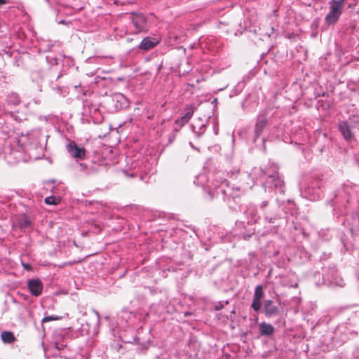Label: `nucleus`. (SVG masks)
<instances>
[{
    "label": "nucleus",
    "instance_id": "obj_1",
    "mask_svg": "<svg viewBox=\"0 0 359 359\" xmlns=\"http://www.w3.org/2000/svg\"><path fill=\"white\" fill-rule=\"evenodd\" d=\"M259 212L264 222L273 232H277L290 222V216L295 215L297 210L292 201L287 200L286 203H280V199L277 198L276 204H269L268 201H262L259 204Z\"/></svg>",
    "mask_w": 359,
    "mask_h": 359
},
{
    "label": "nucleus",
    "instance_id": "obj_2",
    "mask_svg": "<svg viewBox=\"0 0 359 359\" xmlns=\"http://www.w3.org/2000/svg\"><path fill=\"white\" fill-rule=\"evenodd\" d=\"M206 178L205 175L201 174L197 176L196 183L198 185L203 186L208 189L207 194L210 199L214 198H221L224 201L226 202L231 206V201H233L238 203L236 201L241 195V188L238 186L231 187L227 180L222 177L219 172H216L212 177V181L208 182L205 185L203 180Z\"/></svg>",
    "mask_w": 359,
    "mask_h": 359
},
{
    "label": "nucleus",
    "instance_id": "obj_3",
    "mask_svg": "<svg viewBox=\"0 0 359 359\" xmlns=\"http://www.w3.org/2000/svg\"><path fill=\"white\" fill-rule=\"evenodd\" d=\"M279 167L275 163H269L264 168H261L262 177L265 178L263 188L265 192H274V194H283L285 193V183L278 172Z\"/></svg>",
    "mask_w": 359,
    "mask_h": 359
},
{
    "label": "nucleus",
    "instance_id": "obj_4",
    "mask_svg": "<svg viewBox=\"0 0 359 359\" xmlns=\"http://www.w3.org/2000/svg\"><path fill=\"white\" fill-rule=\"evenodd\" d=\"M351 193L352 187L350 184H344L336 191L334 198L332 200L334 214L339 215L348 214L347 205L350 203Z\"/></svg>",
    "mask_w": 359,
    "mask_h": 359
},
{
    "label": "nucleus",
    "instance_id": "obj_5",
    "mask_svg": "<svg viewBox=\"0 0 359 359\" xmlns=\"http://www.w3.org/2000/svg\"><path fill=\"white\" fill-rule=\"evenodd\" d=\"M323 184L322 180L311 178L305 184L302 195L310 201L319 200L323 195Z\"/></svg>",
    "mask_w": 359,
    "mask_h": 359
},
{
    "label": "nucleus",
    "instance_id": "obj_6",
    "mask_svg": "<svg viewBox=\"0 0 359 359\" xmlns=\"http://www.w3.org/2000/svg\"><path fill=\"white\" fill-rule=\"evenodd\" d=\"M37 82L41 83L39 90H42L43 86H48L50 88L56 91L57 93H60L62 91V87L58 84L55 83L61 76L62 74H58L55 76L53 74L52 70L48 71H40L37 73Z\"/></svg>",
    "mask_w": 359,
    "mask_h": 359
},
{
    "label": "nucleus",
    "instance_id": "obj_7",
    "mask_svg": "<svg viewBox=\"0 0 359 359\" xmlns=\"http://www.w3.org/2000/svg\"><path fill=\"white\" fill-rule=\"evenodd\" d=\"M323 283L332 287H342L345 285L344 280L338 274L334 265L323 269Z\"/></svg>",
    "mask_w": 359,
    "mask_h": 359
},
{
    "label": "nucleus",
    "instance_id": "obj_8",
    "mask_svg": "<svg viewBox=\"0 0 359 359\" xmlns=\"http://www.w3.org/2000/svg\"><path fill=\"white\" fill-rule=\"evenodd\" d=\"M133 34L147 33L150 28V24L147 16L142 13H133L130 19Z\"/></svg>",
    "mask_w": 359,
    "mask_h": 359
},
{
    "label": "nucleus",
    "instance_id": "obj_9",
    "mask_svg": "<svg viewBox=\"0 0 359 359\" xmlns=\"http://www.w3.org/2000/svg\"><path fill=\"white\" fill-rule=\"evenodd\" d=\"M26 141H24L22 144H27L29 147V150H37L39 152L43 151V135L39 130H34L28 133L25 137Z\"/></svg>",
    "mask_w": 359,
    "mask_h": 359
},
{
    "label": "nucleus",
    "instance_id": "obj_10",
    "mask_svg": "<svg viewBox=\"0 0 359 359\" xmlns=\"http://www.w3.org/2000/svg\"><path fill=\"white\" fill-rule=\"evenodd\" d=\"M328 4L330 10L325 15V22L327 25L330 26L335 25L338 22L341 15L343 7L339 6V4L335 2V0H330Z\"/></svg>",
    "mask_w": 359,
    "mask_h": 359
},
{
    "label": "nucleus",
    "instance_id": "obj_11",
    "mask_svg": "<svg viewBox=\"0 0 359 359\" xmlns=\"http://www.w3.org/2000/svg\"><path fill=\"white\" fill-rule=\"evenodd\" d=\"M147 165L143 161H133L130 170H125L124 174L130 177H135L139 176L141 180L143 179L142 173H145L147 170Z\"/></svg>",
    "mask_w": 359,
    "mask_h": 359
},
{
    "label": "nucleus",
    "instance_id": "obj_12",
    "mask_svg": "<svg viewBox=\"0 0 359 359\" xmlns=\"http://www.w3.org/2000/svg\"><path fill=\"white\" fill-rule=\"evenodd\" d=\"M9 151L7 149H5V158L8 163L14 164L20 161H25V157L23 154L24 149L21 147H18L17 149L9 148Z\"/></svg>",
    "mask_w": 359,
    "mask_h": 359
},
{
    "label": "nucleus",
    "instance_id": "obj_13",
    "mask_svg": "<svg viewBox=\"0 0 359 359\" xmlns=\"http://www.w3.org/2000/svg\"><path fill=\"white\" fill-rule=\"evenodd\" d=\"M244 215L248 223H256L262 219V215L259 212V205L257 207L253 204L248 205L244 211Z\"/></svg>",
    "mask_w": 359,
    "mask_h": 359
},
{
    "label": "nucleus",
    "instance_id": "obj_14",
    "mask_svg": "<svg viewBox=\"0 0 359 359\" xmlns=\"http://www.w3.org/2000/svg\"><path fill=\"white\" fill-rule=\"evenodd\" d=\"M67 152L74 158L83 160L86 156V150L83 147L77 145L75 142L70 141L67 145Z\"/></svg>",
    "mask_w": 359,
    "mask_h": 359
},
{
    "label": "nucleus",
    "instance_id": "obj_15",
    "mask_svg": "<svg viewBox=\"0 0 359 359\" xmlns=\"http://www.w3.org/2000/svg\"><path fill=\"white\" fill-rule=\"evenodd\" d=\"M267 123L268 121L266 117L264 114H259L255 125L253 137L254 142H256L257 139L262 135L264 128L267 126Z\"/></svg>",
    "mask_w": 359,
    "mask_h": 359
},
{
    "label": "nucleus",
    "instance_id": "obj_16",
    "mask_svg": "<svg viewBox=\"0 0 359 359\" xmlns=\"http://www.w3.org/2000/svg\"><path fill=\"white\" fill-rule=\"evenodd\" d=\"M161 37L146 36L144 37L138 46V48L141 50H149L156 47L161 42Z\"/></svg>",
    "mask_w": 359,
    "mask_h": 359
},
{
    "label": "nucleus",
    "instance_id": "obj_17",
    "mask_svg": "<svg viewBox=\"0 0 359 359\" xmlns=\"http://www.w3.org/2000/svg\"><path fill=\"white\" fill-rule=\"evenodd\" d=\"M206 126V123L201 118H198L191 124V131L196 138H200L204 134Z\"/></svg>",
    "mask_w": 359,
    "mask_h": 359
},
{
    "label": "nucleus",
    "instance_id": "obj_18",
    "mask_svg": "<svg viewBox=\"0 0 359 359\" xmlns=\"http://www.w3.org/2000/svg\"><path fill=\"white\" fill-rule=\"evenodd\" d=\"M115 110L118 111L128 106L127 98L121 93H115L111 97Z\"/></svg>",
    "mask_w": 359,
    "mask_h": 359
},
{
    "label": "nucleus",
    "instance_id": "obj_19",
    "mask_svg": "<svg viewBox=\"0 0 359 359\" xmlns=\"http://www.w3.org/2000/svg\"><path fill=\"white\" fill-rule=\"evenodd\" d=\"M264 313L267 318L276 316L279 313V307L272 300H264Z\"/></svg>",
    "mask_w": 359,
    "mask_h": 359
},
{
    "label": "nucleus",
    "instance_id": "obj_20",
    "mask_svg": "<svg viewBox=\"0 0 359 359\" xmlns=\"http://www.w3.org/2000/svg\"><path fill=\"white\" fill-rule=\"evenodd\" d=\"M20 102L21 100L18 94L14 92H11L6 95V103L4 109H11L13 107L19 105Z\"/></svg>",
    "mask_w": 359,
    "mask_h": 359
},
{
    "label": "nucleus",
    "instance_id": "obj_21",
    "mask_svg": "<svg viewBox=\"0 0 359 359\" xmlns=\"http://www.w3.org/2000/svg\"><path fill=\"white\" fill-rule=\"evenodd\" d=\"M27 287L32 295L38 297L42 292L43 285L39 279H32L28 282Z\"/></svg>",
    "mask_w": 359,
    "mask_h": 359
},
{
    "label": "nucleus",
    "instance_id": "obj_22",
    "mask_svg": "<svg viewBox=\"0 0 359 359\" xmlns=\"http://www.w3.org/2000/svg\"><path fill=\"white\" fill-rule=\"evenodd\" d=\"M339 130L346 140L351 141L353 139L351 126L346 121H341L339 123Z\"/></svg>",
    "mask_w": 359,
    "mask_h": 359
},
{
    "label": "nucleus",
    "instance_id": "obj_23",
    "mask_svg": "<svg viewBox=\"0 0 359 359\" xmlns=\"http://www.w3.org/2000/svg\"><path fill=\"white\" fill-rule=\"evenodd\" d=\"M274 332V327L272 325L266 323H261L259 324V333L262 336H270Z\"/></svg>",
    "mask_w": 359,
    "mask_h": 359
},
{
    "label": "nucleus",
    "instance_id": "obj_24",
    "mask_svg": "<svg viewBox=\"0 0 359 359\" xmlns=\"http://www.w3.org/2000/svg\"><path fill=\"white\" fill-rule=\"evenodd\" d=\"M283 135V127L280 125L273 126L269 132V137L273 139H280Z\"/></svg>",
    "mask_w": 359,
    "mask_h": 359
},
{
    "label": "nucleus",
    "instance_id": "obj_25",
    "mask_svg": "<svg viewBox=\"0 0 359 359\" xmlns=\"http://www.w3.org/2000/svg\"><path fill=\"white\" fill-rule=\"evenodd\" d=\"M1 339L5 344H11L15 341V337L11 331H3L1 334Z\"/></svg>",
    "mask_w": 359,
    "mask_h": 359
},
{
    "label": "nucleus",
    "instance_id": "obj_26",
    "mask_svg": "<svg viewBox=\"0 0 359 359\" xmlns=\"http://www.w3.org/2000/svg\"><path fill=\"white\" fill-rule=\"evenodd\" d=\"M18 224L20 229H26L31 226L32 221L29 217L25 215H22L19 217Z\"/></svg>",
    "mask_w": 359,
    "mask_h": 359
},
{
    "label": "nucleus",
    "instance_id": "obj_27",
    "mask_svg": "<svg viewBox=\"0 0 359 359\" xmlns=\"http://www.w3.org/2000/svg\"><path fill=\"white\" fill-rule=\"evenodd\" d=\"M4 111L6 116L13 118L16 122H20L21 118L18 116V114L16 112L13 111L8 109H4Z\"/></svg>",
    "mask_w": 359,
    "mask_h": 359
},
{
    "label": "nucleus",
    "instance_id": "obj_28",
    "mask_svg": "<svg viewBox=\"0 0 359 359\" xmlns=\"http://www.w3.org/2000/svg\"><path fill=\"white\" fill-rule=\"evenodd\" d=\"M196 109V107H195L194 104L186 105L184 107L185 114L184 115L191 119Z\"/></svg>",
    "mask_w": 359,
    "mask_h": 359
},
{
    "label": "nucleus",
    "instance_id": "obj_29",
    "mask_svg": "<svg viewBox=\"0 0 359 359\" xmlns=\"http://www.w3.org/2000/svg\"><path fill=\"white\" fill-rule=\"evenodd\" d=\"M44 201L48 205H57L60 202V198L55 196H50L46 197Z\"/></svg>",
    "mask_w": 359,
    "mask_h": 359
},
{
    "label": "nucleus",
    "instance_id": "obj_30",
    "mask_svg": "<svg viewBox=\"0 0 359 359\" xmlns=\"http://www.w3.org/2000/svg\"><path fill=\"white\" fill-rule=\"evenodd\" d=\"M264 297L263 287L261 285H257L255 287L253 298L257 299H262Z\"/></svg>",
    "mask_w": 359,
    "mask_h": 359
},
{
    "label": "nucleus",
    "instance_id": "obj_31",
    "mask_svg": "<svg viewBox=\"0 0 359 359\" xmlns=\"http://www.w3.org/2000/svg\"><path fill=\"white\" fill-rule=\"evenodd\" d=\"M46 61L50 65H57L58 64V59L55 57L52 53H49L46 56Z\"/></svg>",
    "mask_w": 359,
    "mask_h": 359
},
{
    "label": "nucleus",
    "instance_id": "obj_32",
    "mask_svg": "<svg viewBox=\"0 0 359 359\" xmlns=\"http://www.w3.org/2000/svg\"><path fill=\"white\" fill-rule=\"evenodd\" d=\"M251 308L256 312L259 311L261 309V299L253 298Z\"/></svg>",
    "mask_w": 359,
    "mask_h": 359
},
{
    "label": "nucleus",
    "instance_id": "obj_33",
    "mask_svg": "<svg viewBox=\"0 0 359 359\" xmlns=\"http://www.w3.org/2000/svg\"><path fill=\"white\" fill-rule=\"evenodd\" d=\"M228 304H229L228 300L217 302L215 304V305L214 306V309L215 311H219V310L222 309L224 307V306Z\"/></svg>",
    "mask_w": 359,
    "mask_h": 359
},
{
    "label": "nucleus",
    "instance_id": "obj_34",
    "mask_svg": "<svg viewBox=\"0 0 359 359\" xmlns=\"http://www.w3.org/2000/svg\"><path fill=\"white\" fill-rule=\"evenodd\" d=\"M62 319V317L60 316H55V315H51V316H45L43 319H42V323H46V322H49V321H51V320H60Z\"/></svg>",
    "mask_w": 359,
    "mask_h": 359
},
{
    "label": "nucleus",
    "instance_id": "obj_35",
    "mask_svg": "<svg viewBox=\"0 0 359 359\" xmlns=\"http://www.w3.org/2000/svg\"><path fill=\"white\" fill-rule=\"evenodd\" d=\"M189 120L190 118L184 115L180 119L177 120L176 123L180 126H184L188 123Z\"/></svg>",
    "mask_w": 359,
    "mask_h": 359
},
{
    "label": "nucleus",
    "instance_id": "obj_36",
    "mask_svg": "<svg viewBox=\"0 0 359 359\" xmlns=\"http://www.w3.org/2000/svg\"><path fill=\"white\" fill-rule=\"evenodd\" d=\"M239 171L240 170L238 168H234L233 170L228 172V175L230 177H233L235 175L239 173Z\"/></svg>",
    "mask_w": 359,
    "mask_h": 359
},
{
    "label": "nucleus",
    "instance_id": "obj_37",
    "mask_svg": "<svg viewBox=\"0 0 359 359\" xmlns=\"http://www.w3.org/2000/svg\"><path fill=\"white\" fill-rule=\"evenodd\" d=\"M158 359H175V357L170 358L168 354L164 353L161 354V356L158 358Z\"/></svg>",
    "mask_w": 359,
    "mask_h": 359
},
{
    "label": "nucleus",
    "instance_id": "obj_38",
    "mask_svg": "<svg viewBox=\"0 0 359 359\" xmlns=\"http://www.w3.org/2000/svg\"><path fill=\"white\" fill-rule=\"evenodd\" d=\"M292 226L294 230H298L299 229V224L294 220H291Z\"/></svg>",
    "mask_w": 359,
    "mask_h": 359
},
{
    "label": "nucleus",
    "instance_id": "obj_39",
    "mask_svg": "<svg viewBox=\"0 0 359 359\" xmlns=\"http://www.w3.org/2000/svg\"><path fill=\"white\" fill-rule=\"evenodd\" d=\"M22 266L27 271H29L32 269L31 265L28 263H22Z\"/></svg>",
    "mask_w": 359,
    "mask_h": 359
},
{
    "label": "nucleus",
    "instance_id": "obj_40",
    "mask_svg": "<svg viewBox=\"0 0 359 359\" xmlns=\"http://www.w3.org/2000/svg\"><path fill=\"white\" fill-rule=\"evenodd\" d=\"M345 1H346V0H335V2L337 3V4H339V6H341L342 7H344V4Z\"/></svg>",
    "mask_w": 359,
    "mask_h": 359
},
{
    "label": "nucleus",
    "instance_id": "obj_41",
    "mask_svg": "<svg viewBox=\"0 0 359 359\" xmlns=\"http://www.w3.org/2000/svg\"><path fill=\"white\" fill-rule=\"evenodd\" d=\"M80 170H85L87 165L85 163H79Z\"/></svg>",
    "mask_w": 359,
    "mask_h": 359
},
{
    "label": "nucleus",
    "instance_id": "obj_42",
    "mask_svg": "<svg viewBox=\"0 0 359 359\" xmlns=\"http://www.w3.org/2000/svg\"><path fill=\"white\" fill-rule=\"evenodd\" d=\"M9 3L8 0H0V6Z\"/></svg>",
    "mask_w": 359,
    "mask_h": 359
},
{
    "label": "nucleus",
    "instance_id": "obj_43",
    "mask_svg": "<svg viewBox=\"0 0 359 359\" xmlns=\"http://www.w3.org/2000/svg\"><path fill=\"white\" fill-rule=\"evenodd\" d=\"M251 236L250 234H243V238L245 239V240H247L248 238H250Z\"/></svg>",
    "mask_w": 359,
    "mask_h": 359
},
{
    "label": "nucleus",
    "instance_id": "obj_44",
    "mask_svg": "<svg viewBox=\"0 0 359 359\" xmlns=\"http://www.w3.org/2000/svg\"><path fill=\"white\" fill-rule=\"evenodd\" d=\"M262 143H263V145H264L265 142H266V138H265V137H262ZM264 147H265V146H264Z\"/></svg>",
    "mask_w": 359,
    "mask_h": 359
},
{
    "label": "nucleus",
    "instance_id": "obj_45",
    "mask_svg": "<svg viewBox=\"0 0 359 359\" xmlns=\"http://www.w3.org/2000/svg\"><path fill=\"white\" fill-rule=\"evenodd\" d=\"M189 144H190V146H191L193 149H196V150H198L197 148H196V147L194 146V144H193L191 142H189Z\"/></svg>",
    "mask_w": 359,
    "mask_h": 359
},
{
    "label": "nucleus",
    "instance_id": "obj_46",
    "mask_svg": "<svg viewBox=\"0 0 359 359\" xmlns=\"http://www.w3.org/2000/svg\"><path fill=\"white\" fill-rule=\"evenodd\" d=\"M355 356L357 358H359V351H358L355 352Z\"/></svg>",
    "mask_w": 359,
    "mask_h": 359
},
{
    "label": "nucleus",
    "instance_id": "obj_47",
    "mask_svg": "<svg viewBox=\"0 0 359 359\" xmlns=\"http://www.w3.org/2000/svg\"><path fill=\"white\" fill-rule=\"evenodd\" d=\"M291 287H297V283H295L294 285H292Z\"/></svg>",
    "mask_w": 359,
    "mask_h": 359
},
{
    "label": "nucleus",
    "instance_id": "obj_48",
    "mask_svg": "<svg viewBox=\"0 0 359 359\" xmlns=\"http://www.w3.org/2000/svg\"><path fill=\"white\" fill-rule=\"evenodd\" d=\"M34 102H35L36 104H39V102H39V100H34Z\"/></svg>",
    "mask_w": 359,
    "mask_h": 359
},
{
    "label": "nucleus",
    "instance_id": "obj_49",
    "mask_svg": "<svg viewBox=\"0 0 359 359\" xmlns=\"http://www.w3.org/2000/svg\"><path fill=\"white\" fill-rule=\"evenodd\" d=\"M60 23L64 24V23H65V21H64V20H61V21L60 22Z\"/></svg>",
    "mask_w": 359,
    "mask_h": 359
},
{
    "label": "nucleus",
    "instance_id": "obj_50",
    "mask_svg": "<svg viewBox=\"0 0 359 359\" xmlns=\"http://www.w3.org/2000/svg\"><path fill=\"white\" fill-rule=\"evenodd\" d=\"M215 134H217V130H217V129H215Z\"/></svg>",
    "mask_w": 359,
    "mask_h": 359
}]
</instances>
